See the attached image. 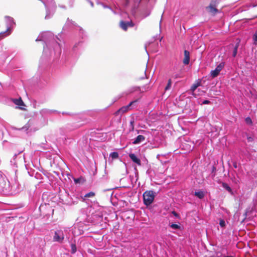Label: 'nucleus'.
Segmentation results:
<instances>
[{
  "instance_id": "nucleus-47",
  "label": "nucleus",
  "mask_w": 257,
  "mask_h": 257,
  "mask_svg": "<svg viewBox=\"0 0 257 257\" xmlns=\"http://www.w3.org/2000/svg\"><path fill=\"white\" fill-rule=\"evenodd\" d=\"M224 257H234V256H231V255H230V256H228H228H224Z\"/></svg>"
},
{
  "instance_id": "nucleus-7",
  "label": "nucleus",
  "mask_w": 257,
  "mask_h": 257,
  "mask_svg": "<svg viewBox=\"0 0 257 257\" xmlns=\"http://www.w3.org/2000/svg\"><path fill=\"white\" fill-rule=\"evenodd\" d=\"M134 26V24L132 22L126 21H121L120 23V26L122 29L124 31H126L128 28L133 27Z\"/></svg>"
},
{
  "instance_id": "nucleus-36",
  "label": "nucleus",
  "mask_w": 257,
  "mask_h": 257,
  "mask_svg": "<svg viewBox=\"0 0 257 257\" xmlns=\"http://www.w3.org/2000/svg\"><path fill=\"white\" fill-rule=\"evenodd\" d=\"M74 25L73 22L72 20H70L69 19H67V21L66 22V23L65 25V27H66L67 25H69L70 24Z\"/></svg>"
},
{
  "instance_id": "nucleus-44",
  "label": "nucleus",
  "mask_w": 257,
  "mask_h": 257,
  "mask_svg": "<svg viewBox=\"0 0 257 257\" xmlns=\"http://www.w3.org/2000/svg\"><path fill=\"white\" fill-rule=\"evenodd\" d=\"M233 167H234L235 168H237V165L236 163H233Z\"/></svg>"
},
{
  "instance_id": "nucleus-14",
  "label": "nucleus",
  "mask_w": 257,
  "mask_h": 257,
  "mask_svg": "<svg viewBox=\"0 0 257 257\" xmlns=\"http://www.w3.org/2000/svg\"><path fill=\"white\" fill-rule=\"evenodd\" d=\"M31 125L30 122H28L27 124H26L24 126L21 128H17V127H14V130H18L20 131H22L24 132H26V133H28V131L29 130Z\"/></svg>"
},
{
  "instance_id": "nucleus-37",
  "label": "nucleus",
  "mask_w": 257,
  "mask_h": 257,
  "mask_svg": "<svg viewBox=\"0 0 257 257\" xmlns=\"http://www.w3.org/2000/svg\"><path fill=\"white\" fill-rule=\"evenodd\" d=\"M247 140L248 142H252L254 140V139L252 137L249 136L247 137Z\"/></svg>"
},
{
  "instance_id": "nucleus-26",
  "label": "nucleus",
  "mask_w": 257,
  "mask_h": 257,
  "mask_svg": "<svg viewBox=\"0 0 257 257\" xmlns=\"http://www.w3.org/2000/svg\"><path fill=\"white\" fill-rule=\"evenodd\" d=\"M245 122H246V124H247L248 125H252V121L251 118L249 116H248L245 118Z\"/></svg>"
},
{
  "instance_id": "nucleus-18",
  "label": "nucleus",
  "mask_w": 257,
  "mask_h": 257,
  "mask_svg": "<svg viewBox=\"0 0 257 257\" xmlns=\"http://www.w3.org/2000/svg\"><path fill=\"white\" fill-rule=\"evenodd\" d=\"M134 123H135V119H134V118H132V119L130 120V125H129L130 132H133L134 131V128H135Z\"/></svg>"
},
{
  "instance_id": "nucleus-28",
  "label": "nucleus",
  "mask_w": 257,
  "mask_h": 257,
  "mask_svg": "<svg viewBox=\"0 0 257 257\" xmlns=\"http://www.w3.org/2000/svg\"><path fill=\"white\" fill-rule=\"evenodd\" d=\"M79 35L82 38H83V36H85L84 31L80 27H79Z\"/></svg>"
},
{
  "instance_id": "nucleus-3",
  "label": "nucleus",
  "mask_w": 257,
  "mask_h": 257,
  "mask_svg": "<svg viewBox=\"0 0 257 257\" xmlns=\"http://www.w3.org/2000/svg\"><path fill=\"white\" fill-rule=\"evenodd\" d=\"M155 192L153 191H146L143 194V201L144 203L147 205L149 206L151 204L155 198Z\"/></svg>"
},
{
  "instance_id": "nucleus-38",
  "label": "nucleus",
  "mask_w": 257,
  "mask_h": 257,
  "mask_svg": "<svg viewBox=\"0 0 257 257\" xmlns=\"http://www.w3.org/2000/svg\"><path fill=\"white\" fill-rule=\"evenodd\" d=\"M210 103V101L208 100H204L202 101V103L203 104H208Z\"/></svg>"
},
{
  "instance_id": "nucleus-12",
  "label": "nucleus",
  "mask_w": 257,
  "mask_h": 257,
  "mask_svg": "<svg viewBox=\"0 0 257 257\" xmlns=\"http://www.w3.org/2000/svg\"><path fill=\"white\" fill-rule=\"evenodd\" d=\"M201 80H198L196 83H194L190 89V90L192 92L193 95L195 96L196 94L195 93V90L197 89V87L201 86Z\"/></svg>"
},
{
  "instance_id": "nucleus-1",
  "label": "nucleus",
  "mask_w": 257,
  "mask_h": 257,
  "mask_svg": "<svg viewBox=\"0 0 257 257\" xmlns=\"http://www.w3.org/2000/svg\"><path fill=\"white\" fill-rule=\"evenodd\" d=\"M58 38L55 37L53 34L47 31L40 34L36 41H42L45 43L43 50V57L53 58L54 60L58 59L61 53L60 44L56 41Z\"/></svg>"
},
{
  "instance_id": "nucleus-17",
  "label": "nucleus",
  "mask_w": 257,
  "mask_h": 257,
  "mask_svg": "<svg viewBox=\"0 0 257 257\" xmlns=\"http://www.w3.org/2000/svg\"><path fill=\"white\" fill-rule=\"evenodd\" d=\"M194 195L197 196L199 199H202L205 196V193L203 191L199 190L198 191H195L194 192Z\"/></svg>"
},
{
  "instance_id": "nucleus-24",
  "label": "nucleus",
  "mask_w": 257,
  "mask_h": 257,
  "mask_svg": "<svg viewBox=\"0 0 257 257\" xmlns=\"http://www.w3.org/2000/svg\"><path fill=\"white\" fill-rule=\"evenodd\" d=\"M71 252L72 254H74L77 251V247L75 243L71 244Z\"/></svg>"
},
{
  "instance_id": "nucleus-20",
  "label": "nucleus",
  "mask_w": 257,
  "mask_h": 257,
  "mask_svg": "<svg viewBox=\"0 0 257 257\" xmlns=\"http://www.w3.org/2000/svg\"><path fill=\"white\" fill-rule=\"evenodd\" d=\"M219 73H220V72L217 71V69H215L213 70H211L210 74V76L212 78H215L219 75Z\"/></svg>"
},
{
  "instance_id": "nucleus-25",
  "label": "nucleus",
  "mask_w": 257,
  "mask_h": 257,
  "mask_svg": "<svg viewBox=\"0 0 257 257\" xmlns=\"http://www.w3.org/2000/svg\"><path fill=\"white\" fill-rule=\"evenodd\" d=\"M109 156L112 159H117L118 157V154L116 152H113L110 154Z\"/></svg>"
},
{
  "instance_id": "nucleus-21",
  "label": "nucleus",
  "mask_w": 257,
  "mask_h": 257,
  "mask_svg": "<svg viewBox=\"0 0 257 257\" xmlns=\"http://www.w3.org/2000/svg\"><path fill=\"white\" fill-rule=\"evenodd\" d=\"M222 186L224 189H225L228 192H229L230 193L232 192V189H231V187L226 183H222Z\"/></svg>"
},
{
  "instance_id": "nucleus-50",
  "label": "nucleus",
  "mask_w": 257,
  "mask_h": 257,
  "mask_svg": "<svg viewBox=\"0 0 257 257\" xmlns=\"http://www.w3.org/2000/svg\"><path fill=\"white\" fill-rule=\"evenodd\" d=\"M209 257H214V256H209Z\"/></svg>"
},
{
  "instance_id": "nucleus-31",
  "label": "nucleus",
  "mask_w": 257,
  "mask_h": 257,
  "mask_svg": "<svg viewBox=\"0 0 257 257\" xmlns=\"http://www.w3.org/2000/svg\"><path fill=\"white\" fill-rule=\"evenodd\" d=\"M170 227L174 229H178L180 228V226L179 225H178L177 224H174V223H172V224H171Z\"/></svg>"
},
{
  "instance_id": "nucleus-48",
  "label": "nucleus",
  "mask_w": 257,
  "mask_h": 257,
  "mask_svg": "<svg viewBox=\"0 0 257 257\" xmlns=\"http://www.w3.org/2000/svg\"><path fill=\"white\" fill-rule=\"evenodd\" d=\"M219 253H220V252H216V254H217V255H218V254H219Z\"/></svg>"
},
{
  "instance_id": "nucleus-32",
  "label": "nucleus",
  "mask_w": 257,
  "mask_h": 257,
  "mask_svg": "<svg viewBox=\"0 0 257 257\" xmlns=\"http://www.w3.org/2000/svg\"><path fill=\"white\" fill-rule=\"evenodd\" d=\"M219 225L221 227H224L226 225L225 221L223 219H220Z\"/></svg>"
},
{
  "instance_id": "nucleus-4",
  "label": "nucleus",
  "mask_w": 257,
  "mask_h": 257,
  "mask_svg": "<svg viewBox=\"0 0 257 257\" xmlns=\"http://www.w3.org/2000/svg\"><path fill=\"white\" fill-rule=\"evenodd\" d=\"M67 231V228H65L64 230L59 229L56 230L53 237V241L62 243L65 238L64 232H66Z\"/></svg>"
},
{
  "instance_id": "nucleus-43",
  "label": "nucleus",
  "mask_w": 257,
  "mask_h": 257,
  "mask_svg": "<svg viewBox=\"0 0 257 257\" xmlns=\"http://www.w3.org/2000/svg\"><path fill=\"white\" fill-rule=\"evenodd\" d=\"M150 15V13H147V14H146L145 15L143 16V18H146L147 17V16H148L149 15Z\"/></svg>"
},
{
  "instance_id": "nucleus-10",
  "label": "nucleus",
  "mask_w": 257,
  "mask_h": 257,
  "mask_svg": "<svg viewBox=\"0 0 257 257\" xmlns=\"http://www.w3.org/2000/svg\"><path fill=\"white\" fill-rule=\"evenodd\" d=\"M145 140V137L143 135H139L132 142L133 145H138Z\"/></svg>"
},
{
  "instance_id": "nucleus-27",
  "label": "nucleus",
  "mask_w": 257,
  "mask_h": 257,
  "mask_svg": "<svg viewBox=\"0 0 257 257\" xmlns=\"http://www.w3.org/2000/svg\"><path fill=\"white\" fill-rule=\"evenodd\" d=\"M172 85V82L171 79H169L168 81V84L165 87V90H168L170 89Z\"/></svg>"
},
{
  "instance_id": "nucleus-39",
  "label": "nucleus",
  "mask_w": 257,
  "mask_h": 257,
  "mask_svg": "<svg viewBox=\"0 0 257 257\" xmlns=\"http://www.w3.org/2000/svg\"><path fill=\"white\" fill-rule=\"evenodd\" d=\"M58 7L59 8L64 9V10L66 9V7L64 5H63V4H59Z\"/></svg>"
},
{
  "instance_id": "nucleus-45",
  "label": "nucleus",
  "mask_w": 257,
  "mask_h": 257,
  "mask_svg": "<svg viewBox=\"0 0 257 257\" xmlns=\"http://www.w3.org/2000/svg\"><path fill=\"white\" fill-rule=\"evenodd\" d=\"M62 114H69V115H71V114H70V113L65 112H63Z\"/></svg>"
},
{
  "instance_id": "nucleus-41",
  "label": "nucleus",
  "mask_w": 257,
  "mask_h": 257,
  "mask_svg": "<svg viewBox=\"0 0 257 257\" xmlns=\"http://www.w3.org/2000/svg\"><path fill=\"white\" fill-rule=\"evenodd\" d=\"M87 1L89 3L90 5H91V6L92 7H93L94 6V4H93V3L92 0H87Z\"/></svg>"
},
{
  "instance_id": "nucleus-15",
  "label": "nucleus",
  "mask_w": 257,
  "mask_h": 257,
  "mask_svg": "<svg viewBox=\"0 0 257 257\" xmlns=\"http://www.w3.org/2000/svg\"><path fill=\"white\" fill-rule=\"evenodd\" d=\"M208 11L213 15L216 14L218 12V10L214 7L212 4H210L209 6L207 7Z\"/></svg>"
},
{
  "instance_id": "nucleus-30",
  "label": "nucleus",
  "mask_w": 257,
  "mask_h": 257,
  "mask_svg": "<svg viewBox=\"0 0 257 257\" xmlns=\"http://www.w3.org/2000/svg\"><path fill=\"white\" fill-rule=\"evenodd\" d=\"M172 77L175 79L182 77L181 73H174L172 74Z\"/></svg>"
},
{
  "instance_id": "nucleus-13",
  "label": "nucleus",
  "mask_w": 257,
  "mask_h": 257,
  "mask_svg": "<svg viewBox=\"0 0 257 257\" xmlns=\"http://www.w3.org/2000/svg\"><path fill=\"white\" fill-rule=\"evenodd\" d=\"M190 62V53L187 50L184 51V58L183 60V63L185 65H188Z\"/></svg>"
},
{
  "instance_id": "nucleus-33",
  "label": "nucleus",
  "mask_w": 257,
  "mask_h": 257,
  "mask_svg": "<svg viewBox=\"0 0 257 257\" xmlns=\"http://www.w3.org/2000/svg\"><path fill=\"white\" fill-rule=\"evenodd\" d=\"M17 157V154H15L14 156H13V159L11 161V163L12 164V165H16V161H15V159H16Z\"/></svg>"
},
{
  "instance_id": "nucleus-42",
  "label": "nucleus",
  "mask_w": 257,
  "mask_h": 257,
  "mask_svg": "<svg viewBox=\"0 0 257 257\" xmlns=\"http://www.w3.org/2000/svg\"><path fill=\"white\" fill-rule=\"evenodd\" d=\"M172 213L176 217H178V215L177 214V213L174 211H172Z\"/></svg>"
},
{
  "instance_id": "nucleus-35",
  "label": "nucleus",
  "mask_w": 257,
  "mask_h": 257,
  "mask_svg": "<svg viewBox=\"0 0 257 257\" xmlns=\"http://www.w3.org/2000/svg\"><path fill=\"white\" fill-rule=\"evenodd\" d=\"M81 43V42L79 41L78 42V43H76L73 46V50L74 51H76V49H77V48L80 45V44Z\"/></svg>"
},
{
  "instance_id": "nucleus-22",
  "label": "nucleus",
  "mask_w": 257,
  "mask_h": 257,
  "mask_svg": "<svg viewBox=\"0 0 257 257\" xmlns=\"http://www.w3.org/2000/svg\"><path fill=\"white\" fill-rule=\"evenodd\" d=\"M225 66V62H222L220 63H219L216 67V69L219 72H220L222 69L224 68Z\"/></svg>"
},
{
  "instance_id": "nucleus-46",
  "label": "nucleus",
  "mask_w": 257,
  "mask_h": 257,
  "mask_svg": "<svg viewBox=\"0 0 257 257\" xmlns=\"http://www.w3.org/2000/svg\"><path fill=\"white\" fill-rule=\"evenodd\" d=\"M197 91L199 92H203V91L202 90H201L200 89H198Z\"/></svg>"
},
{
  "instance_id": "nucleus-11",
  "label": "nucleus",
  "mask_w": 257,
  "mask_h": 257,
  "mask_svg": "<svg viewBox=\"0 0 257 257\" xmlns=\"http://www.w3.org/2000/svg\"><path fill=\"white\" fill-rule=\"evenodd\" d=\"M140 90V87L138 86H132L128 89H127L125 91L124 93L125 95H127L130 94H132L134 93L135 91H139Z\"/></svg>"
},
{
  "instance_id": "nucleus-49",
  "label": "nucleus",
  "mask_w": 257,
  "mask_h": 257,
  "mask_svg": "<svg viewBox=\"0 0 257 257\" xmlns=\"http://www.w3.org/2000/svg\"><path fill=\"white\" fill-rule=\"evenodd\" d=\"M41 67V65H39V68H40V67Z\"/></svg>"
},
{
  "instance_id": "nucleus-2",
  "label": "nucleus",
  "mask_w": 257,
  "mask_h": 257,
  "mask_svg": "<svg viewBox=\"0 0 257 257\" xmlns=\"http://www.w3.org/2000/svg\"><path fill=\"white\" fill-rule=\"evenodd\" d=\"M5 19L7 30L0 33V40L9 36L12 33V31L16 25V23L13 18L9 16H6Z\"/></svg>"
},
{
  "instance_id": "nucleus-16",
  "label": "nucleus",
  "mask_w": 257,
  "mask_h": 257,
  "mask_svg": "<svg viewBox=\"0 0 257 257\" xmlns=\"http://www.w3.org/2000/svg\"><path fill=\"white\" fill-rule=\"evenodd\" d=\"M95 195V193L93 192H89L86 194H85L84 196H81V198L83 201L85 200L86 198H90L92 197Z\"/></svg>"
},
{
  "instance_id": "nucleus-8",
  "label": "nucleus",
  "mask_w": 257,
  "mask_h": 257,
  "mask_svg": "<svg viewBox=\"0 0 257 257\" xmlns=\"http://www.w3.org/2000/svg\"><path fill=\"white\" fill-rule=\"evenodd\" d=\"M124 5L125 6H128L132 4L133 7L135 8L140 3L141 0H124Z\"/></svg>"
},
{
  "instance_id": "nucleus-34",
  "label": "nucleus",
  "mask_w": 257,
  "mask_h": 257,
  "mask_svg": "<svg viewBox=\"0 0 257 257\" xmlns=\"http://www.w3.org/2000/svg\"><path fill=\"white\" fill-rule=\"evenodd\" d=\"M98 4L101 5L104 8L109 9L112 12H113L112 9L109 6H108L105 5V4H104L102 3H98Z\"/></svg>"
},
{
  "instance_id": "nucleus-6",
  "label": "nucleus",
  "mask_w": 257,
  "mask_h": 257,
  "mask_svg": "<svg viewBox=\"0 0 257 257\" xmlns=\"http://www.w3.org/2000/svg\"><path fill=\"white\" fill-rule=\"evenodd\" d=\"M40 113L42 117H45L52 113H58V111L56 110L44 108L40 111Z\"/></svg>"
},
{
  "instance_id": "nucleus-5",
  "label": "nucleus",
  "mask_w": 257,
  "mask_h": 257,
  "mask_svg": "<svg viewBox=\"0 0 257 257\" xmlns=\"http://www.w3.org/2000/svg\"><path fill=\"white\" fill-rule=\"evenodd\" d=\"M138 102V100L131 101L128 105L121 107L118 110V112L120 113H124L132 109L134 107L136 106V104Z\"/></svg>"
},
{
  "instance_id": "nucleus-9",
  "label": "nucleus",
  "mask_w": 257,
  "mask_h": 257,
  "mask_svg": "<svg viewBox=\"0 0 257 257\" xmlns=\"http://www.w3.org/2000/svg\"><path fill=\"white\" fill-rule=\"evenodd\" d=\"M129 157L131 159V160L137 164L139 166L141 165V160L137 157V156L135 154L133 153H131L128 155Z\"/></svg>"
},
{
  "instance_id": "nucleus-40",
  "label": "nucleus",
  "mask_w": 257,
  "mask_h": 257,
  "mask_svg": "<svg viewBox=\"0 0 257 257\" xmlns=\"http://www.w3.org/2000/svg\"><path fill=\"white\" fill-rule=\"evenodd\" d=\"M80 180H81V178H75L74 179V181L75 183H80Z\"/></svg>"
},
{
  "instance_id": "nucleus-23",
  "label": "nucleus",
  "mask_w": 257,
  "mask_h": 257,
  "mask_svg": "<svg viewBox=\"0 0 257 257\" xmlns=\"http://www.w3.org/2000/svg\"><path fill=\"white\" fill-rule=\"evenodd\" d=\"M238 46H239V43H237L235 44V45L234 47V49H233V53H232V56L233 57H236V56L237 55Z\"/></svg>"
},
{
  "instance_id": "nucleus-19",
  "label": "nucleus",
  "mask_w": 257,
  "mask_h": 257,
  "mask_svg": "<svg viewBox=\"0 0 257 257\" xmlns=\"http://www.w3.org/2000/svg\"><path fill=\"white\" fill-rule=\"evenodd\" d=\"M13 101H14V103L17 105H19V106L24 105V103L21 98H20L19 99H15Z\"/></svg>"
},
{
  "instance_id": "nucleus-29",
  "label": "nucleus",
  "mask_w": 257,
  "mask_h": 257,
  "mask_svg": "<svg viewBox=\"0 0 257 257\" xmlns=\"http://www.w3.org/2000/svg\"><path fill=\"white\" fill-rule=\"evenodd\" d=\"M216 171V168L215 166H212L211 170L212 177H214L215 176V172Z\"/></svg>"
}]
</instances>
